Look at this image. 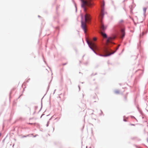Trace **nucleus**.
<instances>
[{"label": "nucleus", "instance_id": "obj_7", "mask_svg": "<svg viewBox=\"0 0 148 148\" xmlns=\"http://www.w3.org/2000/svg\"><path fill=\"white\" fill-rule=\"evenodd\" d=\"M100 33L104 38H106L107 37V35L106 34L103 33L102 31H101Z\"/></svg>", "mask_w": 148, "mask_h": 148}, {"label": "nucleus", "instance_id": "obj_8", "mask_svg": "<svg viewBox=\"0 0 148 148\" xmlns=\"http://www.w3.org/2000/svg\"><path fill=\"white\" fill-rule=\"evenodd\" d=\"M120 91L119 90H116L114 91V93L116 94H118L119 93Z\"/></svg>", "mask_w": 148, "mask_h": 148}, {"label": "nucleus", "instance_id": "obj_4", "mask_svg": "<svg viewBox=\"0 0 148 148\" xmlns=\"http://www.w3.org/2000/svg\"><path fill=\"white\" fill-rule=\"evenodd\" d=\"M101 23L100 28L101 30L103 31L106 29V27L104 26L102 22H101Z\"/></svg>", "mask_w": 148, "mask_h": 148}, {"label": "nucleus", "instance_id": "obj_1", "mask_svg": "<svg viewBox=\"0 0 148 148\" xmlns=\"http://www.w3.org/2000/svg\"><path fill=\"white\" fill-rule=\"evenodd\" d=\"M92 3H91L90 0H82V7L83 8L84 11L85 12L86 14L85 15V21H82L83 16L82 15H81V17L82 20L81 21L82 23V27L84 30L85 33L86 32V22H88L90 20V15L86 13L87 8L86 7V6L88 7H90Z\"/></svg>", "mask_w": 148, "mask_h": 148}, {"label": "nucleus", "instance_id": "obj_9", "mask_svg": "<svg viewBox=\"0 0 148 148\" xmlns=\"http://www.w3.org/2000/svg\"><path fill=\"white\" fill-rule=\"evenodd\" d=\"M147 9V8H143V10L144 13H145L146 12Z\"/></svg>", "mask_w": 148, "mask_h": 148}, {"label": "nucleus", "instance_id": "obj_10", "mask_svg": "<svg viewBox=\"0 0 148 148\" xmlns=\"http://www.w3.org/2000/svg\"><path fill=\"white\" fill-rule=\"evenodd\" d=\"M123 20H120L119 21V23L120 24L121 23H123Z\"/></svg>", "mask_w": 148, "mask_h": 148}, {"label": "nucleus", "instance_id": "obj_11", "mask_svg": "<svg viewBox=\"0 0 148 148\" xmlns=\"http://www.w3.org/2000/svg\"><path fill=\"white\" fill-rule=\"evenodd\" d=\"M97 40V38L96 37H94L93 38V40L94 41H96V40Z\"/></svg>", "mask_w": 148, "mask_h": 148}, {"label": "nucleus", "instance_id": "obj_3", "mask_svg": "<svg viewBox=\"0 0 148 148\" xmlns=\"http://www.w3.org/2000/svg\"><path fill=\"white\" fill-rule=\"evenodd\" d=\"M104 9L103 8H102L101 13L100 14V16L101 17V18H103V16L104 15Z\"/></svg>", "mask_w": 148, "mask_h": 148}, {"label": "nucleus", "instance_id": "obj_6", "mask_svg": "<svg viewBox=\"0 0 148 148\" xmlns=\"http://www.w3.org/2000/svg\"><path fill=\"white\" fill-rule=\"evenodd\" d=\"M114 38L113 37H109V38L107 40V43H109L111 42V41Z\"/></svg>", "mask_w": 148, "mask_h": 148}, {"label": "nucleus", "instance_id": "obj_12", "mask_svg": "<svg viewBox=\"0 0 148 148\" xmlns=\"http://www.w3.org/2000/svg\"><path fill=\"white\" fill-rule=\"evenodd\" d=\"M130 125H132V126H135V125L134 124H130Z\"/></svg>", "mask_w": 148, "mask_h": 148}, {"label": "nucleus", "instance_id": "obj_2", "mask_svg": "<svg viewBox=\"0 0 148 148\" xmlns=\"http://www.w3.org/2000/svg\"><path fill=\"white\" fill-rule=\"evenodd\" d=\"M87 42L89 45L90 48L93 50V51L96 54L99 55L100 56L102 57H106L108 56H110L111 54L114 53L115 51L112 53H108V50L105 49L103 50L102 51L103 53H105V54H102L101 53V52L99 50V49L97 47L96 45L92 42L89 41L88 40H87Z\"/></svg>", "mask_w": 148, "mask_h": 148}, {"label": "nucleus", "instance_id": "obj_5", "mask_svg": "<svg viewBox=\"0 0 148 148\" xmlns=\"http://www.w3.org/2000/svg\"><path fill=\"white\" fill-rule=\"evenodd\" d=\"M121 38H123L125 34V30L124 29H122L121 30Z\"/></svg>", "mask_w": 148, "mask_h": 148}, {"label": "nucleus", "instance_id": "obj_13", "mask_svg": "<svg viewBox=\"0 0 148 148\" xmlns=\"http://www.w3.org/2000/svg\"><path fill=\"white\" fill-rule=\"evenodd\" d=\"M120 45H118V47H117V49H116V50H117V49H118V48H119V47Z\"/></svg>", "mask_w": 148, "mask_h": 148}]
</instances>
